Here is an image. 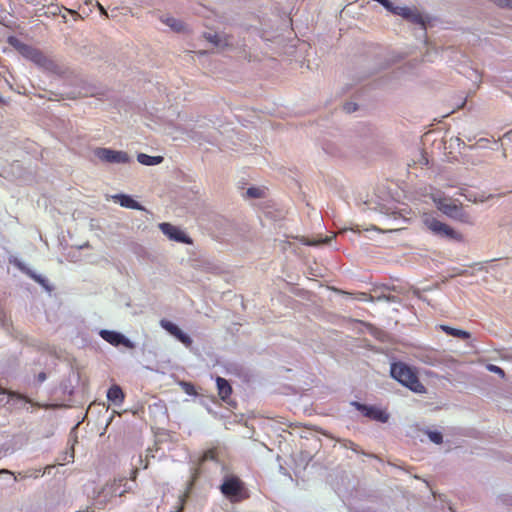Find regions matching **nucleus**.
Instances as JSON below:
<instances>
[{
  "mask_svg": "<svg viewBox=\"0 0 512 512\" xmlns=\"http://www.w3.org/2000/svg\"><path fill=\"white\" fill-rule=\"evenodd\" d=\"M134 485V479L128 480L125 477L108 482L97 492L95 505L98 508H104L112 499L121 497L126 492L132 491Z\"/></svg>",
  "mask_w": 512,
  "mask_h": 512,
  "instance_id": "f257e3e1",
  "label": "nucleus"
},
{
  "mask_svg": "<svg viewBox=\"0 0 512 512\" xmlns=\"http://www.w3.org/2000/svg\"><path fill=\"white\" fill-rule=\"evenodd\" d=\"M390 374L393 379L410 391L418 394L425 392V388L420 382L416 370L410 365L401 361L393 362L391 364Z\"/></svg>",
  "mask_w": 512,
  "mask_h": 512,
  "instance_id": "f03ea898",
  "label": "nucleus"
},
{
  "mask_svg": "<svg viewBox=\"0 0 512 512\" xmlns=\"http://www.w3.org/2000/svg\"><path fill=\"white\" fill-rule=\"evenodd\" d=\"M7 41L8 44H10L12 47L19 51L22 57L30 60L39 68H42L49 72H54V70L56 69V64L54 61L44 56V54L40 50L34 48L33 46L28 45L26 43H22L18 39V37H8Z\"/></svg>",
  "mask_w": 512,
  "mask_h": 512,
  "instance_id": "7ed1b4c3",
  "label": "nucleus"
},
{
  "mask_svg": "<svg viewBox=\"0 0 512 512\" xmlns=\"http://www.w3.org/2000/svg\"><path fill=\"white\" fill-rule=\"evenodd\" d=\"M224 497L231 503H239L248 498V491L241 479L233 474L224 476L222 485L219 486Z\"/></svg>",
  "mask_w": 512,
  "mask_h": 512,
  "instance_id": "20e7f679",
  "label": "nucleus"
},
{
  "mask_svg": "<svg viewBox=\"0 0 512 512\" xmlns=\"http://www.w3.org/2000/svg\"><path fill=\"white\" fill-rule=\"evenodd\" d=\"M423 224L426 225L428 230L436 237L447 238L455 241H459L462 238L459 233L433 216L429 215L424 217Z\"/></svg>",
  "mask_w": 512,
  "mask_h": 512,
  "instance_id": "39448f33",
  "label": "nucleus"
},
{
  "mask_svg": "<svg viewBox=\"0 0 512 512\" xmlns=\"http://www.w3.org/2000/svg\"><path fill=\"white\" fill-rule=\"evenodd\" d=\"M94 155L105 164L122 165L130 163L132 160L127 152L114 150L108 147H96Z\"/></svg>",
  "mask_w": 512,
  "mask_h": 512,
  "instance_id": "423d86ee",
  "label": "nucleus"
},
{
  "mask_svg": "<svg viewBox=\"0 0 512 512\" xmlns=\"http://www.w3.org/2000/svg\"><path fill=\"white\" fill-rule=\"evenodd\" d=\"M436 207L438 210L443 212L450 219H455L466 223L469 221V214L463 210L461 204H456L455 202L448 200L446 198H440L435 200Z\"/></svg>",
  "mask_w": 512,
  "mask_h": 512,
  "instance_id": "0eeeda50",
  "label": "nucleus"
},
{
  "mask_svg": "<svg viewBox=\"0 0 512 512\" xmlns=\"http://www.w3.org/2000/svg\"><path fill=\"white\" fill-rule=\"evenodd\" d=\"M351 407L356 408L364 417L370 420H374L380 423H386L389 419V415L383 409L374 406L367 405L357 400H352L350 402Z\"/></svg>",
  "mask_w": 512,
  "mask_h": 512,
  "instance_id": "6e6552de",
  "label": "nucleus"
},
{
  "mask_svg": "<svg viewBox=\"0 0 512 512\" xmlns=\"http://www.w3.org/2000/svg\"><path fill=\"white\" fill-rule=\"evenodd\" d=\"M390 13L398 15L402 17V19L420 26L421 32L423 34L425 33V26H427V21L424 19L423 15L419 11L412 9L408 6L395 5L393 9L390 11Z\"/></svg>",
  "mask_w": 512,
  "mask_h": 512,
  "instance_id": "1a4fd4ad",
  "label": "nucleus"
},
{
  "mask_svg": "<svg viewBox=\"0 0 512 512\" xmlns=\"http://www.w3.org/2000/svg\"><path fill=\"white\" fill-rule=\"evenodd\" d=\"M390 13L398 15L402 17V19L420 26L421 32L423 34L425 33V26H427V21L424 19L423 15L419 11L412 9L408 6L395 5L393 9L390 11Z\"/></svg>",
  "mask_w": 512,
  "mask_h": 512,
  "instance_id": "9d476101",
  "label": "nucleus"
},
{
  "mask_svg": "<svg viewBox=\"0 0 512 512\" xmlns=\"http://www.w3.org/2000/svg\"><path fill=\"white\" fill-rule=\"evenodd\" d=\"M99 336L113 347L124 346L128 349H133L135 347L131 339L118 331L102 329L99 331Z\"/></svg>",
  "mask_w": 512,
  "mask_h": 512,
  "instance_id": "9b49d317",
  "label": "nucleus"
},
{
  "mask_svg": "<svg viewBox=\"0 0 512 512\" xmlns=\"http://www.w3.org/2000/svg\"><path fill=\"white\" fill-rule=\"evenodd\" d=\"M159 228L160 231L164 233V235L167 236L169 240L181 244H191L192 242L189 235L185 234L183 230L171 223H160Z\"/></svg>",
  "mask_w": 512,
  "mask_h": 512,
  "instance_id": "f8f14e48",
  "label": "nucleus"
},
{
  "mask_svg": "<svg viewBox=\"0 0 512 512\" xmlns=\"http://www.w3.org/2000/svg\"><path fill=\"white\" fill-rule=\"evenodd\" d=\"M13 264L17 266L18 269H20L21 272H23L25 275H27L29 278L34 280L36 283H38L40 286H42L43 289H45L46 292L52 293L54 290V286L49 283L46 277L42 276L41 274H36L33 270H31L29 267H27L24 263L21 261H13Z\"/></svg>",
  "mask_w": 512,
  "mask_h": 512,
  "instance_id": "ddd939ff",
  "label": "nucleus"
},
{
  "mask_svg": "<svg viewBox=\"0 0 512 512\" xmlns=\"http://www.w3.org/2000/svg\"><path fill=\"white\" fill-rule=\"evenodd\" d=\"M27 400L20 394L8 392L4 388L0 387V405H9L11 407H17L18 403H26Z\"/></svg>",
  "mask_w": 512,
  "mask_h": 512,
  "instance_id": "4468645a",
  "label": "nucleus"
},
{
  "mask_svg": "<svg viewBox=\"0 0 512 512\" xmlns=\"http://www.w3.org/2000/svg\"><path fill=\"white\" fill-rule=\"evenodd\" d=\"M216 385H217L218 395H219V397H221L222 401H224L226 403H230V396L232 394V387H231L230 382L221 376H217Z\"/></svg>",
  "mask_w": 512,
  "mask_h": 512,
  "instance_id": "2eb2a0df",
  "label": "nucleus"
},
{
  "mask_svg": "<svg viewBox=\"0 0 512 512\" xmlns=\"http://www.w3.org/2000/svg\"><path fill=\"white\" fill-rule=\"evenodd\" d=\"M114 200H116L119 205L130 208V209H136V210H142L143 207L139 202H137L135 199L132 198L131 195L128 194H116L113 196Z\"/></svg>",
  "mask_w": 512,
  "mask_h": 512,
  "instance_id": "dca6fc26",
  "label": "nucleus"
},
{
  "mask_svg": "<svg viewBox=\"0 0 512 512\" xmlns=\"http://www.w3.org/2000/svg\"><path fill=\"white\" fill-rule=\"evenodd\" d=\"M106 397L108 400L113 403V405L119 406L124 401V392L123 389L118 385H112L108 392H106Z\"/></svg>",
  "mask_w": 512,
  "mask_h": 512,
  "instance_id": "f3484780",
  "label": "nucleus"
},
{
  "mask_svg": "<svg viewBox=\"0 0 512 512\" xmlns=\"http://www.w3.org/2000/svg\"><path fill=\"white\" fill-rule=\"evenodd\" d=\"M440 328L442 329L443 332H445L446 334L452 336V337H455V338H458V339H461V340H468L470 339L471 337V334L470 332L468 331H465L463 329H459V328H452L448 325H441Z\"/></svg>",
  "mask_w": 512,
  "mask_h": 512,
  "instance_id": "a211bd4d",
  "label": "nucleus"
},
{
  "mask_svg": "<svg viewBox=\"0 0 512 512\" xmlns=\"http://www.w3.org/2000/svg\"><path fill=\"white\" fill-rule=\"evenodd\" d=\"M137 160L142 165L154 166V165H160L163 161V157L162 156H151L146 153H139L137 156Z\"/></svg>",
  "mask_w": 512,
  "mask_h": 512,
  "instance_id": "6ab92c4d",
  "label": "nucleus"
},
{
  "mask_svg": "<svg viewBox=\"0 0 512 512\" xmlns=\"http://www.w3.org/2000/svg\"><path fill=\"white\" fill-rule=\"evenodd\" d=\"M372 300L378 302L385 301L387 303L400 304V298L398 296L386 292H376V294L372 296Z\"/></svg>",
  "mask_w": 512,
  "mask_h": 512,
  "instance_id": "aec40b11",
  "label": "nucleus"
},
{
  "mask_svg": "<svg viewBox=\"0 0 512 512\" xmlns=\"http://www.w3.org/2000/svg\"><path fill=\"white\" fill-rule=\"evenodd\" d=\"M204 38L208 40L210 44L217 48H222L225 45H227V43L224 42L222 36L218 33H205Z\"/></svg>",
  "mask_w": 512,
  "mask_h": 512,
  "instance_id": "412c9836",
  "label": "nucleus"
},
{
  "mask_svg": "<svg viewBox=\"0 0 512 512\" xmlns=\"http://www.w3.org/2000/svg\"><path fill=\"white\" fill-rule=\"evenodd\" d=\"M162 22L166 24V26H169L171 30L174 32H182L184 25L183 22L180 19H176L173 17H166L165 19H162Z\"/></svg>",
  "mask_w": 512,
  "mask_h": 512,
  "instance_id": "4be33fe9",
  "label": "nucleus"
},
{
  "mask_svg": "<svg viewBox=\"0 0 512 512\" xmlns=\"http://www.w3.org/2000/svg\"><path fill=\"white\" fill-rule=\"evenodd\" d=\"M424 433L428 436L431 443L442 444L443 443V435L441 431L438 430H424Z\"/></svg>",
  "mask_w": 512,
  "mask_h": 512,
  "instance_id": "5701e85b",
  "label": "nucleus"
},
{
  "mask_svg": "<svg viewBox=\"0 0 512 512\" xmlns=\"http://www.w3.org/2000/svg\"><path fill=\"white\" fill-rule=\"evenodd\" d=\"M160 326L162 329H164L166 332L169 333V335H173L177 333L181 328H179L176 324L173 322H170L169 320L162 319L160 321Z\"/></svg>",
  "mask_w": 512,
  "mask_h": 512,
  "instance_id": "b1692460",
  "label": "nucleus"
},
{
  "mask_svg": "<svg viewBox=\"0 0 512 512\" xmlns=\"http://www.w3.org/2000/svg\"><path fill=\"white\" fill-rule=\"evenodd\" d=\"M264 194L265 192L258 187H250L245 192L246 197L251 199L261 198Z\"/></svg>",
  "mask_w": 512,
  "mask_h": 512,
  "instance_id": "393cba45",
  "label": "nucleus"
},
{
  "mask_svg": "<svg viewBox=\"0 0 512 512\" xmlns=\"http://www.w3.org/2000/svg\"><path fill=\"white\" fill-rule=\"evenodd\" d=\"M173 336L175 337L176 340H178L187 347H190L192 344L190 336L183 332L182 330H179V332L173 334Z\"/></svg>",
  "mask_w": 512,
  "mask_h": 512,
  "instance_id": "a878e982",
  "label": "nucleus"
},
{
  "mask_svg": "<svg viewBox=\"0 0 512 512\" xmlns=\"http://www.w3.org/2000/svg\"><path fill=\"white\" fill-rule=\"evenodd\" d=\"M181 385V388L183 389L184 393L190 395V396H195L197 393H196V388L194 386L193 383L191 382H181L180 383Z\"/></svg>",
  "mask_w": 512,
  "mask_h": 512,
  "instance_id": "bb28decb",
  "label": "nucleus"
},
{
  "mask_svg": "<svg viewBox=\"0 0 512 512\" xmlns=\"http://www.w3.org/2000/svg\"><path fill=\"white\" fill-rule=\"evenodd\" d=\"M50 468L51 467H46L45 471H43V472H41V469H34V470H31V471H28L25 474V477L37 479L40 476L44 475L45 473H47V472L49 473Z\"/></svg>",
  "mask_w": 512,
  "mask_h": 512,
  "instance_id": "cd10ccee",
  "label": "nucleus"
},
{
  "mask_svg": "<svg viewBox=\"0 0 512 512\" xmlns=\"http://www.w3.org/2000/svg\"><path fill=\"white\" fill-rule=\"evenodd\" d=\"M203 461H215L217 462V453L215 449H209L203 454Z\"/></svg>",
  "mask_w": 512,
  "mask_h": 512,
  "instance_id": "c85d7f7f",
  "label": "nucleus"
},
{
  "mask_svg": "<svg viewBox=\"0 0 512 512\" xmlns=\"http://www.w3.org/2000/svg\"><path fill=\"white\" fill-rule=\"evenodd\" d=\"M486 368H487V371H491L493 373H496V374L500 375L501 377H505V371L502 370L496 364H487Z\"/></svg>",
  "mask_w": 512,
  "mask_h": 512,
  "instance_id": "c756f323",
  "label": "nucleus"
},
{
  "mask_svg": "<svg viewBox=\"0 0 512 512\" xmlns=\"http://www.w3.org/2000/svg\"><path fill=\"white\" fill-rule=\"evenodd\" d=\"M343 109L346 113H352L358 110V104L353 102L345 103Z\"/></svg>",
  "mask_w": 512,
  "mask_h": 512,
  "instance_id": "7c9ffc66",
  "label": "nucleus"
},
{
  "mask_svg": "<svg viewBox=\"0 0 512 512\" xmlns=\"http://www.w3.org/2000/svg\"><path fill=\"white\" fill-rule=\"evenodd\" d=\"M378 3H380L382 6H384V8L389 12L393 9V7L395 6V4L393 2H391L390 0H374Z\"/></svg>",
  "mask_w": 512,
  "mask_h": 512,
  "instance_id": "2f4dec72",
  "label": "nucleus"
},
{
  "mask_svg": "<svg viewBox=\"0 0 512 512\" xmlns=\"http://www.w3.org/2000/svg\"><path fill=\"white\" fill-rule=\"evenodd\" d=\"M500 7L512 8V0H490Z\"/></svg>",
  "mask_w": 512,
  "mask_h": 512,
  "instance_id": "473e14b6",
  "label": "nucleus"
},
{
  "mask_svg": "<svg viewBox=\"0 0 512 512\" xmlns=\"http://www.w3.org/2000/svg\"><path fill=\"white\" fill-rule=\"evenodd\" d=\"M0 324H2V327L6 330L8 329V323L6 320L5 313L3 311H0Z\"/></svg>",
  "mask_w": 512,
  "mask_h": 512,
  "instance_id": "72a5a7b5",
  "label": "nucleus"
},
{
  "mask_svg": "<svg viewBox=\"0 0 512 512\" xmlns=\"http://www.w3.org/2000/svg\"><path fill=\"white\" fill-rule=\"evenodd\" d=\"M380 211H381V212H383V213H385V214H387V215H389V214H391V213H392L393 215H395V213H396V212H394V211H391V208H390V207H387V206L382 207Z\"/></svg>",
  "mask_w": 512,
  "mask_h": 512,
  "instance_id": "f704fd0d",
  "label": "nucleus"
},
{
  "mask_svg": "<svg viewBox=\"0 0 512 512\" xmlns=\"http://www.w3.org/2000/svg\"><path fill=\"white\" fill-rule=\"evenodd\" d=\"M354 512H375L373 509L371 508H357V509H354Z\"/></svg>",
  "mask_w": 512,
  "mask_h": 512,
  "instance_id": "c9c22d12",
  "label": "nucleus"
},
{
  "mask_svg": "<svg viewBox=\"0 0 512 512\" xmlns=\"http://www.w3.org/2000/svg\"><path fill=\"white\" fill-rule=\"evenodd\" d=\"M47 376H46V373L45 372H40L39 376H38V380L40 383L44 382L46 380Z\"/></svg>",
  "mask_w": 512,
  "mask_h": 512,
  "instance_id": "e433bc0d",
  "label": "nucleus"
},
{
  "mask_svg": "<svg viewBox=\"0 0 512 512\" xmlns=\"http://www.w3.org/2000/svg\"><path fill=\"white\" fill-rule=\"evenodd\" d=\"M504 139L512 141V129L504 134Z\"/></svg>",
  "mask_w": 512,
  "mask_h": 512,
  "instance_id": "4c0bfd02",
  "label": "nucleus"
},
{
  "mask_svg": "<svg viewBox=\"0 0 512 512\" xmlns=\"http://www.w3.org/2000/svg\"><path fill=\"white\" fill-rule=\"evenodd\" d=\"M7 104H8V101L0 96V105H7Z\"/></svg>",
  "mask_w": 512,
  "mask_h": 512,
  "instance_id": "58836bf2",
  "label": "nucleus"
},
{
  "mask_svg": "<svg viewBox=\"0 0 512 512\" xmlns=\"http://www.w3.org/2000/svg\"><path fill=\"white\" fill-rule=\"evenodd\" d=\"M0 474H7V475H10V476L13 475V473L8 471V470H2V471H0Z\"/></svg>",
  "mask_w": 512,
  "mask_h": 512,
  "instance_id": "ea45409f",
  "label": "nucleus"
},
{
  "mask_svg": "<svg viewBox=\"0 0 512 512\" xmlns=\"http://www.w3.org/2000/svg\"><path fill=\"white\" fill-rule=\"evenodd\" d=\"M422 159L424 161V164L428 165V159H426L423 155H422Z\"/></svg>",
  "mask_w": 512,
  "mask_h": 512,
  "instance_id": "a19ab883",
  "label": "nucleus"
},
{
  "mask_svg": "<svg viewBox=\"0 0 512 512\" xmlns=\"http://www.w3.org/2000/svg\"><path fill=\"white\" fill-rule=\"evenodd\" d=\"M98 7L100 9V12H104V7L98 4Z\"/></svg>",
  "mask_w": 512,
  "mask_h": 512,
  "instance_id": "79ce46f5",
  "label": "nucleus"
}]
</instances>
